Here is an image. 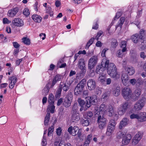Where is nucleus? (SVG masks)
<instances>
[{"instance_id":"48","label":"nucleus","mask_w":146,"mask_h":146,"mask_svg":"<svg viewBox=\"0 0 146 146\" xmlns=\"http://www.w3.org/2000/svg\"><path fill=\"white\" fill-rule=\"evenodd\" d=\"M106 121L98 122L99 128H103L106 125Z\"/></svg>"},{"instance_id":"4","label":"nucleus","mask_w":146,"mask_h":146,"mask_svg":"<svg viewBox=\"0 0 146 146\" xmlns=\"http://www.w3.org/2000/svg\"><path fill=\"white\" fill-rule=\"evenodd\" d=\"M107 110V114L109 117H113L115 119H118V115L113 106H110Z\"/></svg>"},{"instance_id":"6","label":"nucleus","mask_w":146,"mask_h":146,"mask_svg":"<svg viewBox=\"0 0 146 146\" xmlns=\"http://www.w3.org/2000/svg\"><path fill=\"white\" fill-rule=\"evenodd\" d=\"M119 134H121V136L118 138H120L121 137L122 138V143L124 145H127L130 142L131 139V135L130 134H125V135L124 134H122V133H120Z\"/></svg>"},{"instance_id":"32","label":"nucleus","mask_w":146,"mask_h":146,"mask_svg":"<svg viewBox=\"0 0 146 146\" xmlns=\"http://www.w3.org/2000/svg\"><path fill=\"white\" fill-rule=\"evenodd\" d=\"M50 105L48 106L47 109L48 112L50 113V112L51 113H53L55 109V106L53 104H50Z\"/></svg>"},{"instance_id":"61","label":"nucleus","mask_w":146,"mask_h":146,"mask_svg":"<svg viewBox=\"0 0 146 146\" xmlns=\"http://www.w3.org/2000/svg\"><path fill=\"white\" fill-rule=\"evenodd\" d=\"M11 23V21L6 18H4L3 19V23L4 24H9Z\"/></svg>"},{"instance_id":"14","label":"nucleus","mask_w":146,"mask_h":146,"mask_svg":"<svg viewBox=\"0 0 146 146\" xmlns=\"http://www.w3.org/2000/svg\"><path fill=\"white\" fill-rule=\"evenodd\" d=\"M141 90L139 89H136L135 91L134 96L132 97L133 100L135 101L139 99L141 94Z\"/></svg>"},{"instance_id":"47","label":"nucleus","mask_w":146,"mask_h":146,"mask_svg":"<svg viewBox=\"0 0 146 146\" xmlns=\"http://www.w3.org/2000/svg\"><path fill=\"white\" fill-rule=\"evenodd\" d=\"M49 90V88L48 86L45 87L42 90L43 94L45 96L47 95Z\"/></svg>"},{"instance_id":"29","label":"nucleus","mask_w":146,"mask_h":146,"mask_svg":"<svg viewBox=\"0 0 146 146\" xmlns=\"http://www.w3.org/2000/svg\"><path fill=\"white\" fill-rule=\"evenodd\" d=\"M143 107L139 103L137 102L135 104L133 108L135 110L138 111L141 110Z\"/></svg>"},{"instance_id":"31","label":"nucleus","mask_w":146,"mask_h":146,"mask_svg":"<svg viewBox=\"0 0 146 146\" xmlns=\"http://www.w3.org/2000/svg\"><path fill=\"white\" fill-rule=\"evenodd\" d=\"M140 119L139 120L141 122L146 121V113L141 112L140 113Z\"/></svg>"},{"instance_id":"57","label":"nucleus","mask_w":146,"mask_h":146,"mask_svg":"<svg viewBox=\"0 0 146 146\" xmlns=\"http://www.w3.org/2000/svg\"><path fill=\"white\" fill-rule=\"evenodd\" d=\"M89 120L87 119L86 120H84L82 123V125L84 126H87L89 125Z\"/></svg>"},{"instance_id":"3","label":"nucleus","mask_w":146,"mask_h":146,"mask_svg":"<svg viewBox=\"0 0 146 146\" xmlns=\"http://www.w3.org/2000/svg\"><path fill=\"white\" fill-rule=\"evenodd\" d=\"M122 94L123 98L129 100L132 98V94L130 89L128 87H125L122 90Z\"/></svg>"},{"instance_id":"12","label":"nucleus","mask_w":146,"mask_h":146,"mask_svg":"<svg viewBox=\"0 0 146 146\" xmlns=\"http://www.w3.org/2000/svg\"><path fill=\"white\" fill-rule=\"evenodd\" d=\"M87 85L88 89L92 90L94 89L96 86V83L94 80L90 79L87 82Z\"/></svg>"},{"instance_id":"13","label":"nucleus","mask_w":146,"mask_h":146,"mask_svg":"<svg viewBox=\"0 0 146 146\" xmlns=\"http://www.w3.org/2000/svg\"><path fill=\"white\" fill-rule=\"evenodd\" d=\"M142 135L140 132H138L133 138L132 141V144L135 145L137 144L141 139Z\"/></svg>"},{"instance_id":"51","label":"nucleus","mask_w":146,"mask_h":146,"mask_svg":"<svg viewBox=\"0 0 146 146\" xmlns=\"http://www.w3.org/2000/svg\"><path fill=\"white\" fill-rule=\"evenodd\" d=\"M106 106L104 104H102L100 106V111L99 113H102L101 112H102L103 113V111L106 109Z\"/></svg>"},{"instance_id":"64","label":"nucleus","mask_w":146,"mask_h":146,"mask_svg":"<svg viewBox=\"0 0 146 146\" xmlns=\"http://www.w3.org/2000/svg\"><path fill=\"white\" fill-rule=\"evenodd\" d=\"M129 82L132 85H134L136 84V79L135 78L131 79L130 80Z\"/></svg>"},{"instance_id":"33","label":"nucleus","mask_w":146,"mask_h":146,"mask_svg":"<svg viewBox=\"0 0 146 146\" xmlns=\"http://www.w3.org/2000/svg\"><path fill=\"white\" fill-rule=\"evenodd\" d=\"M116 123L115 120L111 119L110 120L108 124V127L110 128L115 127Z\"/></svg>"},{"instance_id":"9","label":"nucleus","mask_w":146,"mask_h":146,"mask_svg":"<svg viewBox=\"0 0 146 146\" xmlns=\"http://www.w3.org/2000/svg\"><path fill=\"white\" fill-rule=\"evenodd\" d=\"M88 100L86 102V106L88 107H90L91 104L95 105L97 102V96L96 95H93L92 96L88 97Z\"/></svg>"},{"instance_id":"35","label":"nucleus","mask_w":146,"mask_h":146,"mask_svg":"<svg viewBox=\"0 0 146 146\" xmlns=\"http://www.w3.org/2000/svg\"><path fill=\"white\" fill-rule=\"evenodd\" d=\"M120 89L119 86H117L113 91V94L115 96H117L120 94Z\"/></svg>"},{"instance_id":"20","label":"nucleus","mask_w":146,"mask_h":146,"mask_svg":"<svg viewBox=\"0 0 146 146\" xmlns=\"http://www.w3.org/2000/svg\"><path fill=\"white\" fill-rule=\"evenodd\" d=\"M139 45L140 48L141 50H143L146 48V39H140V41L139 42Z\"/></svg>"},{"instance_id":"39","label":"nucleus","mask_w":146,"mask_h":146,"mask_svg":"<svg viewBox=\"0 0 146 146\" xmlns=\"http://www.w3.org/2000/svg\"><path fill=\"white\" fill-rule=\"evenodd\" d=\"M143 107L144 106L146 102V98L144 96H142L141 98L138 101Z\"/></svg>"},{"instance_id":"49","label":"nucleus","mask_w":146,"mask_h":146,"mask_svg":"<svg viewBox=\"0 0 146 146\" xmlns=\"http://www.w3.org/2000/svg\"><path fill=\"white\" fill-rule=\"evenodd\" d=\"M110 94V92L109 91H107L105 92L102 95V98L106 99L109 96Z\"/></svg>"},{"instance_id":"18","label":"nucleus","mask_w":146,"mask_h":146,"mask_svg":"<svg viewBox=\"0 0 146 146\" xmlns=\"http://www.w3.org/2000/svg\"><path fill=\"white\" fill-rule=\"evenodd\" d=\"M72 119L73 121H78L80 119V114L78 112L71 113Z\"/></svg>"},{"instance_id":"63","label":"nucleus","mask_w":146,"mask_h":146,"mask_svg":"<svg viewBox=\"0 0 146 146\" xmlns=\"http://www.w3.org/2000/svg\"><path fill=\"white\" fill-rule=\"evenodd\" d=\"M46 139L44 138V137H43L42 142V146H46Z\"/></svg>"},{"instance_id":"21","label":"nucleus","mask_w":146,"mask_h":146,"mask_svg":"<svg viewBox=\"0 0 146 146\" xmlns=\"http://www.w3.org/2000/svg\"><path fill=\"white\" fill-rule=\"evenodd\" d=\"M126 69L127 74L130 76L133 75L135 72V70L134 68L132 66H127L126 68Z\"/></svg>"},{"instance_id":"1","label":"nucleus","mask_w":146,"mask_h":146,"mask_svg":"<svg viewBox=\"0 0 146 146\" xmlns=\"http://www.w3.org/2000/svg\"><path fill=\"white\" fill-rule=\"evenodd\" d=\"M109 62V60L106 61L104 68L107 69L108 74L111 77L117 80L119 78L120 75L117 72V68L114 63Z\"/></svg>"},{"instance_id":"52","label":"nucleus","mask_w":146,"mask_h":146,"mask_svg":"<svg viewBox=\"0 0 146 146\" xmlns=\"http://www.w3.org/2000/svg\"><path fill=\"white\" fill-rule=\"evenodd\" d=\"M114 128H107L106 134L108 135H110L113 132Z\"/></svg>"},{"instance_id":"19","label":"nucleus","mask_w":146,"mask_h":146,"mask_svg":"<svg viewBox=\"0 0 146 146\" xmlns=\"http://www.w3.org/2000/svg\"><path fill=\"white\" fill-rule=\"evenodd\" d=\"M18 8L16 7L8 11V15L10 17L14 16L18 11Z\"/></svg>"},{"instance_id":"53","label":"nucleus","mask_w":146,"mask_h":146,"mask_svg":"<svg viewBox=\"0 0 146 146\" xmlns=\"http://www.w3.org/2000/svg\"><path fill=\"white\" fill-rule=\"evenodd\" d=\"M9 79L10 80H13V83L15 84L17 80V78L15 76H13L10 77L9 78Z\"/></svg>"},{"instance_id":"40","label":"nucleus","mask_w":146,"mask_h":146,"mask_svg":"<svg viewBox=\"0 0 146 146\" xmlns=\"http://www.w3.org/2000/svg\"><path fill=\"white\" fill-rule=\"evenodd\" d=\"M95 38H91L87 42L85 47L86 49H88L89 47L94 42Z\"/></svg>"},{"instance_id":"62","label":"nucleus","mask_w":146,"mask_h":146,"mask_svg":"<svg viewBox=\"0 0 146 146\" xmlns=\"http://www.w3.org/2000/svg\"><path fill=\"white\" fill-rule=\"evenodd\" d=\"M14 47L17 49L20 46V45L17 42H13Z\"/></svg>"},{"instance_id":"50","label":"nucleus","mask_w":146,"mask_h":146,"mask_svg":"<svg viewBox=\"0 0 146 146\" xmlns=\"http://www.w3.org/2000/svg\"><path fill=\"white\" fill-rule=\"evenodd\" d=\"M98 80L103 83L105 82L106 80L104 74L100 76Z\"/></svg>"},{"instance_id":"41","label":"nucleus","mask_w":146,"mask_h":146,"mask_svg":"<svg viewBox=\"0 0 146 146\" xmlns=\"http://www.w3.org/2000/svg\"><path fill=\"white\" fill-rule=\"evenodd\" d=\"M118 45V43L115 39H113L112 40L111 43V47L113 48H115Z\"/></svg>"},{"instance_id":"5","label":"nucleus","mask_w":146,"mask_h":146,"mask_svg":"<svg viewBox=\"0 0 146 146\" xmlns=\"http://www.w3.org/2000/svg\"><path fill=\"white\" fill-rule=\"evenodd\" d=\"M72 97V94L71 92L69 93L66 96L63 102L64 106L66 108L70 106Z\"/></svg>"},{"instance_id":"28","label":"nucleus","mask_w":146,"mask_h":146,"mask_svg":"<svg viewBox=\"0 0 146 146\" xmlns=\"http://www.w3.org/2000/svg\"><path fill=\"white\" fill-rule=\"evenodd\" d=\"M127 119L126 118L123 119L121 121L119 125V128H122L125 127L127 125Z\"/></svg>"},{"instance_id":"23","label":"nucleus","mask_w":146,"mask_h":146,"mask_svg":"<svg viewBox=\"0 0 146 146\" xmlns=\"http://www.w3.org/2000/svg\"><path fill=\"white\" fill-rule=\"evenodd\" d=\"M133 42L135 43H137L138 42L140 41V37L137 34L132 35L131 37Z\"/></svg>"},{"instance_id":"7","label":"nucleus","mask_w":146,"mask_h":146,"mask_svg":"<svg viewBox=\"0 0 146 146\" xmlns=\"http://www.w3.org/2000/svg\"><path fill=\"white\" fill-rule=\"evenodd\" d=\"M81 129L79 128H68V131L70 134L73 136H75L78 134L79 139H82L81 136Z\"/></svg>"},{"instance_id":"22","label":"nucleus","mask_w":146,"mask_h":146,"mask_svg":"<svg viewBox=\"0 0 146 146\" xmlns=\"http://www.w3.org/2000/svg\"><path fill=\"white\" fill-rule=\"evenodd\" d=\"M81 70L76 74V78L80 79L83 78L85 75L86 72V70Z\"/></svg>"},{"instance_id":"34","label":"nucleus","mask_w":146,"mask_h":146,"mask_svg":"<svg viewBox=\"0 0 146 146\" xmlns=\"http://www.w3.org/2000/svg\"><path fill=\"white\" fill-rule=\"evenodd\" d=\"M125 18L124 17H122L120 18L119 21V24L116 26L115 29H116L118 27H120V29L121 28V27L124 22Z\"/></svg>"},{"instance_id":"42","label":"nucleus","mask_w":146,"mask_h":146,"mask_svg":"<svg viewBox=\"0 0 146 146\" xmlns=\"http://www.w3.org/2000/svg\"><path fill=\"white\" fill-rule=\"evenodd\" d=\"M130 118L131 119H137L140 120V113L139 114H136L135 113H133L131 114L130 116Z\"/></svg>"},{"instance_id":"44","label":"nucleus","mask_w":146,"mask_h":146,"mask_svg":"<svg viewBox=\"0 0 146 146\" xmlns=\"http://www.w3.org/2000/svg\"><path fill=\"white\" fill-rule=\"evenodd\" d=\"M78 101L81 107L83 108V106H85V102L84 100L81 99L80 98H79L78 99Z\"/></svg>"},{"instance_id":"30","label":"nucleus","mask_w":146,"mask_h":146,"mask_svg":"<svg viewBox=\"0 0 146 146\" xmlns=\"http://www.w3.org/2000/svg\"><path fill=\"white\" fill-rule=\"evenodd\" d=\"M63 84L64 83L63 82H61L60 83L59 88L57 91L56 94V96H60L62 90V86L63 85Z\"/></svg>"},{"instance_id":"11","label":"nucleus","mask_w":146,"mask_h":146,"mask_svg":"<svg viewBox=\"0 0 146 146\" xmlns=\"http://www.w3.org/2000/svg\"><path fill=\"white\" fill-rule=\"evenodd\" d=\"M12 23L14 26L17 27H22L24 24L23 21L18 18L14 19L12 21Z\"/></svg>"},{"instance_id":"27","label":"nucleus","mask_w":146,"mask_h":146,"mask_svg":"<svg viewBox=\"0 0 146 146\" xmlns=\"http://www.w3.org/2000/svg\"><path fill=\"white\" fill-rule=\"evenodd\" d=\"M32 19L36 22L40 23L41 21L42 18L40 16L37 15H33Z\"/></svg>"},{"instance_id":"59","label":"nucleus","mask_w":146,"mask_h":146,"mask_svg":"<svg viewBox=\"0 0 146 146\" xmlns=\"http://www.w3.org/2000/svg\"><path fill=\"white\" fill-rule=\"evenodd\" d=\"M54 128H48V136H51V134L53 133Z\"/></svg>"},{"instance_id":"17","label":"nucleus","mask_w":146,"mask_h":146,"mask_svg":"<svg viewBox=\"0 0 146 146\" xmlns=\"http://www.w3.org/2000/svg\"><path fill=\"white\" fill-rule=\"evenodd\" d=\"M84 116L85 118L87 119L94 120L95 118L93 116V114L92 112L91 111H89L86 112L84 115Z\"/></svg>"},{"instance_id":"25","label":"nucleus","mask_w":146,"mask_h":146,"mask_svg":"<svg viewBox=\"0 0 146 146\" xmlns=\"http://www.w3.org/2000/svg\"><path fill=\"white\" fill-rule=\"evenodd\" d=\"M104 68L102 67L101 66H97L96 70V72L97 74L100 75L104 74Z\"/></svg>"},{"instance_id":"10","label":"nucleus","mask_w":146,"mask_h":146,"mask_svg":"<svg viewBox=\"0 0 146 146\" xmlns=\"http://www.w3.org/2000/svg\"><path fill=\"white\" fill-rule=\"evenodd\" d=\"M128 105L127 102L123 104L121 106L119 107L118 110V114L120 115H122L124 114Z\"/></svg>"},{"instance_id":"2","label":"nucleus","mask_w":146,"mask_h":146,"mask_svg":"<svg viewBox=\"0 0 146 146\" xmlns=\"http://www.w3.org/2000/svg\"><path fill=\"white\" fill-rule=\"evenodd\" d=\"M86 82V80L83 79L77 85L74 89L75 95H78L80 94L82 92Z\"/></svg>"},{"instance_id":"38","label":"nucleus","mask_w":146,"mask_h":146,"mask_svg":"<svg viewBox=\"0 0 146 146\" xmlns=\"http://www.w3.org/2000/svg\"><path fill=\"white\" fill-rule=\"evenodd\" d=\"M7 118L6 116H3L0 118V124H3L7 121Z\"/></svg>"},{"instance_id":"37","label":"nucleus","mask_w":146,"mask_h":146,"mask_svg":"<svg viewBox=\"0 0 146 146\" xmlns=\"http://www.w3.org/2000/svg\"><path fill=\"white\" fill-rule=\"evenodd\" d=\"M50 113L48 112L45 117L44 120V124L45 125H48L49 120L50 119Z\"/></svg>"},{"instance_id":"55","label":"nucleus","mask_w":146,"mask_h":146,"mask_svg":"<svg viewBox=\"0 0 146 146\" xmlns=\"http://www.w3.org/2000/svg\"><path fill=\"white\" fill-rule=\"evenodd\" d=\"M136 85H140L143 84V81L141 78H139L136 80Z\"/></svg>"},{"instance_id":"45","label":"nucleus","mask_w":146,"mask_h":146,"mask_svg":"<svg viewBox=\"0 0 146 146\" xmlns=\"http://www.w3.org/2000/svg\"><path fill=\"white\" fill-rule=\"evenodd\" d=\"M54 96L52 94H49L48 102L50 104H54V102L53 101Z\"/></svg>"},{"instance_id":"56","label":"nucleus","mask_w":146,"mask_h":146,"mask_svg":"<svg viewBox=\"0 0 146 146\" xmlns=\"http://www.w3.org/2000/svg\"><path fill=\"white\" fill-rule=\"evenodd\" d=\"M103 33V32L102 31H100L98 32L97 33V35L96 36L95 39H96L97 40H99V38L102 34Z\"/></svg>"},{"instance_id":"8","label":"nucleus","mask_w":146,"mask_h":146,"mask_svg":"<svg viewBox=\"0 0 146 146\" xmlns=\"http://www.w3.org/2000/svg\"><path fill=\"white\" fill-rule=\"evenodd\" d=\"M97 57L96 56H92L89 60L88 64L89 69H93L96 64L98 61Z\"/></svg>"},{"instance_id":"60","label":"nucleus","mask_w":146,"mask_h":146,"mask_svg":"<svg viewBox=\"0 0 146 146\" xmlns=\"http://www.w3.org/2000/svg\"><path fill=\"white\" fill-rule=\"evenodd\" d=\"M92 139V135L90 134L89 135L86 137V138L85 139L86 140L91 142V140Z\"/></svg>"},{"instance_id":"16","label":"nucleus","mask_w":146,"mask_h":146,"mask_svg":"<svg viewBox=\"0 0 146 146\" xmlns=\"http://www.w3.org/2000/svg\"><path fill=\"white\" fill-rule=\"evenodd\" d=\"M84 60L82 58H80L78 60V67L80 70H86L84 63Z\"/></svg>"},{"instance_id":"24","label":"nucleus","mask_w":146,"mask_h":146,"mask_svg":"<svg viewBox=\"0 0 146 146\" xmlns=\"http://www.w3.org/2000/svg\"><path fill=\"white\" fill-rule=\"evenodd\" d=\"M102 113H99L98 117V122L100 121H107V119L105 117V115L102 112H101Z\"/></svg>"},{"instance_id":"54","label":"nucleus","mask_w":146,"mask_h":146,"mask_svg":"<svg viewBox=\"0 0 146 146\" xmlns=\"http://www.w3.org/2000/svg\"><path fill=\"white\" fill-rule=\"evenodd\" d=\"M90 71L89 72L88 75L90 77L94 76L95 75V71L92 69H89Z\"/></svg>"},{"instance_id":"58","label":"nucleus","mask_w":146,"mask_h":146,"mask_svg":"<svg viewBox=\"0 0 146 146\" xmlns=\"http://www.w3.org/2000/svg\"><path fill=\"white\" fill-rule=\"evenodd\" d=\"M23 13L26 16H28L30 14L29 9H25L23 11Z\"/></svg>"},{"instance_id":"43","label":"nucleus","mask_w":146,"mask_h":146,"mask_svg":"<svg viewBox=\"0 0 146 146\" xmlns=\"http://www.w3.org/2000/svg\"><path fill=\"white\" fill-rule=\"evenodd\" d=\"M22 42L27 45H29L31 43L30 39L27 37H23L22 38Z\"/></svg>"},{"instance_id":"36","label":"nucleus","mask_w":146,"mask_h":146,"mask_svg":"<svg viewBox=\"0 0 146 146\" xmlns=\"http://www.w3.org/2000/svg\"><path fill=\"white\" fill-rule=\"evenodd\" d=\"M78 104L77 103H74L72 107L71 113L78 112Z\"/></svg>"},{"instance_id":"26","label":"nucleus","mask_w":146,"mask_h":146,"mask_svg":"<svg viewBox=\"0 0 146 146\" xmlns=\"http://www.w3.org/2000/svg\"><path fill=\"white\" fill-rule=\"evenodd\" d=\"M72 83V82L70 81H69V82H65L64 84V86H62V88L63 90L65 92H67L70 88V87Z\"/></svg>"},{"instance_id":"15","label":"nucleus","mask_w":146,"mask_h":146,"mask_svg":"<svg viewBox=\"0 0 146 146\" xmlns=\"http://www.w3.org/2000/svg\"><path fill=\"white\" fill-rule=\"evenodd\" d=\"M62 77V76L59 74H57L55 76L52 81L51 87H53L58 81H60Z\"/></svg>"},{"instance_id":"46","label":"nucleus","mask_w":146,"mask_h":146,"mask_svg":"<svg viewBox=\"0 0 146 146\" xmlns=\"http://www.w3.org/2000/svg\"><path fill=\"white\" fill-rule=\"evenodd\" d=\"M138 36L140 37V39H145V35L144 33V31L142 29L140 30Z\"/></svg>"}]
</instances>
